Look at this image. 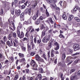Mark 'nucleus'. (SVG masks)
Returning <instances> with one entry per match:
<instances>
[{
	"instance_id": "obj_53",
	"label": "nucleus",
	"mask_w": 80,
	"mask_h": 80,
	"mask_svg": "<svg viewBox=\"0 0 80 80\" xmlns=\"http://www.w3.org/2000/svg\"><path fill=\"white\" fill-rule=\"evenodd\" d=\"M45 32L43 31L42 32V36H45Z\"/></svg>"
},
{
	"instance_id": "obj_56",
	"label": "nucleus",
	"mask_w": 80,
	"mask_h": 80,
	"mask_svg": "<svg viewBox=\"0 0 80 80\" xmlns=\"http://www.w3.org/2000/svg\"><path fill=\"white\" fill-rule=\"evenodd\" d=\"M1 42L2 43V44H3V45H5V42L1 40Z\"/></svg>"
},
{
	"instance_id": "obj_54",
	"label": "nucleus",
	"mask_w": 80,
	"mask_h": 80,
	"mask_svg": "<svg viewBox=\"0 0 80 80\" xmlns=\"http://www.w3.org/2000/svg\"><path fill=\"white\" fill-rule=\"evenodd\" d=\"M33 27H32V26H30L28 28V29H29V32H30V30H32V29L33 28Z\"/></svg>"
},
{
	"instance_id": "obj_4",
	"label": "nucleus",
	"mask_w": 80,
	"mask_h": 80,
	"mask_svg": "<svg viewBox=\"0 0 80 80\" xmlns=\"http://www.w3.org/2000/svg\"><path fill=\"white\" fill-rule=\"evenodd\" d=\"M38 13H39V11L38 10L32 18V19L33 20H37V18L38 17Z\"/></svg>"
},
{
	"instance_id": "obj_12",
	"label": "nucleus",
	"mask_w": 80,
	"mask_h": 80,
	"mask_svg": "<svg viewBox=\"0 0 80 80\" xmlns=\"http://www.w3.org/2000/svg\"><path fill=\"white\" fill-rule=\"evenodd\" d=\"M24 17L25 15H24V13L23 12L20 15V18L21 21H23V20H24L25 19L24 18Z\"/></svg>"
},
{
	"instance_id": "obj_13",
	"label": "nucleus",
	"mask_w": 80,
	"mask_h": 80,
	"mask_svg": "<svg viewBox=\"0 0 80 80\" xmlns=\"http://www.w3.org/2000/svg\"><path fill=\"white\" fill-rule=\"evenodd\" d=\"M25 13H28L29 15H31V10L28 9V8L26 9L25 11Z\"/></svg>"
},
{
	"instance_id": "obj_5",
	"label": "nucleus",
	"mask_w": 80,
	"mask_h": 80,
	"mask_svg": "<svg viewBox=\"0 0 80 80\" xmlns=\"http://www.w3.org/2000/svg\"><path fill=\"white\" fill-rule=\"evenodd\" d=\"M15 14L16 15L17 17H18L20 15V13H21V10L20 9H18L17 10V9H15Z\"/></svg>"
},
{
	"instance_id": "obj_64",
	"label": "nucleus",
	"mask_w": 80,
	"mask_h": 80,
	"mask_svg": "<svg viewBox=\"0 0 80 80\" xmlns=\"http://www.w3.org/2000/svg\"><path fill=\"white\" fill-rule=\"evenodd\" d=\"M40 73H42L43 72V69L41 68L40 69Z\"/></svg>"
},
{
	"instance_id": "obj_29",
	"label": "nucleus",
	"mask_w": 80,
	"mask_h": 80,
	"mask_svg": "<svg viewBox=\"0 0 80 80\" xmlns=\"http://www.w3.org/2000/svg\"><path fill=\"white\" fill-rule=\"evenodd\" d=\"M59 37L61 38H63V39H65V36L62 34H60L59 36Z\"/></svg>"
},
{
	"instance_id": "obj_44",
	"label": "nucleus",
	"mask_w": 80,
	"mask_h": 80,
	"mask_svg": "<svg viewBox=\"0 0 80 80\" xmlns=\"http://www.w3.org/2000/svg\"><path fill=\"white\" fill-rule=\"evenodd\" d=\"M28 80H33V77H28L27 78Z\"/></svg>"
},
{
	"instance_id": "obj_40",
	"label": "nucleus",
	"mask_w": 80,
	"mask_h": 80,
	"mask_svg": "<svg viewBox=\"0 0 80 80\" xmlns=\"http://www.w3.org/2000/svg\"><path fill=\"white\" fill-rule=\"evenodd\" d=\"M3 14V9H1V11H0V15H2Z\"/></svg>"
},
{
	"instance_id": "obj_11",
	"label": "nucleus",
	"mask_w": 80,
	"mask_h": 80,
	"mask_svg": "<svg viewBox=\"0 0 80 80\" xmlns=\"http://www.w3.org/2000/svg\"><path fill=\"white\" fill-rule=\"evenodd\" d=\"M32 69L34 70H37V67H38V65L37 63L34 64L32 65Z\"/></svg>"
},
{
	"instance_id": "obj_1",
	"label": "nucleus",
	"mask_w": 80,
	"mask_h": 80,
	"mask_svg": "<svg viewBox=\"0 0 80 80\" xmlns=\"http://www.w3.org/2000/svg\"><path fill=\"white\" fill-rule=\"evenodd\" d=\"M35 59L37 61L39 62L38 63L40 67H43V65L42 63H44L45 61L43 59L40 57L38 54H37L36 55Z\"/></svg>"
},
{
	"instance_id": "obj_47",
	"label": "nucleus",
	"mask_w": 80,
	"mask_h": 80,
	"mask_svg": "<svg viewBox=\"0 0 80 80\" xmlns=\"http://www.w3.org/2000/svg\"><path fill=\"white\" fill-rule=\"evenodd\" d=\"M12 35L14 38H16V37H17V34L15 32H13Z\"/></svg>"
},
{
	"instance_id": "obj_15",
	"label": "nucleus",
	"mask_w": 80,
	"mask_h": 80,
	"mask_svg": "<svg viewBox=\"0 0 80 80\" xmlns=\"http://www.w3.org/2000/svg\"><path fill=\"white\" fill-rule=\"evenodd\" d=\"M27 49L28 51H31L32 50V48L31 47V45H30V44L28 43L27 44Z\"/></svg>"
},
{
	"instance_id": "obj_21",
	"label": "nucleus",
	"mask_w": 80,
	"mask_h": 80,
	"mask_svg": "<svg viewBox=\"0 0 80 80\" xmlns=\"http://www.w3.org/2000/svg\"><path fill=\"white\" fill-rule=\"evenodd\" d=\"M30 45H32V49H34V48L35 47V44L34 43H33V42H31L30 43Z\"/></svg>"
},
{
	"instance_id": "obj_42",
	"label": "nucleus",
	"mask_w": 80,
	"mask_h": 80,
	"mask_svg": "<svg viewBox=\"0 0 80 80\" xmlns=\"http://www.w3.org/2000/svg\"><path fill=\"white\" fill-rule=\"evenodd\" d=\"M22 28L20 27V26H18L17 28V33H18V31H20V30Z\"/></svg>"
},
{
	"instance_id": "obj_49",
	"label": "nucleus",
	"mask_w": 80,
	"mask_h": 80,
	"mask_svg": "<svg viewBox=\"0 0 80 80\" xmlns=\"http://www.w3.org/2000/svg\"><path fill=\"white\" fill-rule=\"evenodd\" d=\"M43 57L44 58V59H45L46 60H47V58H46V55H45V54L44 53L43 54Z\"/></svg>"
},
{
	"instance_id": "obj_14",
	"label": "nucleus",
	"mask_w": 80,
	"mask_h": 80,
	"mask_svg": "<svg viewBox=\"0 0 80 80\" xmlns=\"http://www.w3.org/2000/svg\"><path fill=\"white\" fill-rule=\"evenodd\" d=\"M48 21H49V22H51V24H53L54 23V22H53L52 20V18H48V20L46 21V22H48Z\"/></svg>"
},
{
	"instance_id": "obj_3",
	"label": "nucleus",
	"mask_w": 80,
	"mask_h": 80,
	"mask_svg": "<svg viewBox=\"0 0 80 80\" xmlns=\"http://www.w3.org/2000/svg\"><path fill=\"white\" fill-rule=\"evenodd\" d=\"M17 34L18 35V37H19L20 38H22L24 37V33H23V32H21L20 34V32L18 31V33H17Z\"/></svg>"
},
{
	"instance_id": "obj_23",
	"label": "nucleus",
	"mask_w": 80,
	"mask_h": 80,
	"mask_svg": "<svg viewBox=\"0 0 80 80\" xmlns=\"http://www.w3.org/2000/svg\"><path fill=\"white\" fill-rule=\"evenodd\" d=\"M38 77L39 80H42V74H38Z\"/></svg>"
},
{
	"instance_id": "obj_41",
	"label": "nucleus",
	"mask_w": 80,
	"mask_h": 80,
	"mask_svg": "<svg viewBox=\"0 0 80 80\" xmlns=\"http://www.w3.org/2000/svg\"><path fill=\"white\" fill-rule=\"evenodd\" d=\"M4 80H10V77L9 76H7L5 79H4Z\"/></svg>"
},
{
	"instance_id": "obj_38",
	"label": "nucleus",
	"mask_w": 80,
	"mask_h": 80,
	"mask_svg": "<svg viewBox=\"0 0 80 80\" xmlns=\"http://www.w3.org/2000/svg\"><path fill=\"white\" fill-rule=\"evenodd\" d=\"M26 7L25 5H22V6H21L20 8L21 10H22V9H25V8Z\"/></svg>"
},
{
	"instance_id": "obj_58",
	"label": "nucleus",
	"mask_w": 80,
	"mask_h": 80,
	"mask_svg": "<svg viewBox=\"0 0 80 80\" xmlns=\"http://www.w3.org/2000/svg\"><path fill=\"white\" fill-rule=\"evenodd\" d=\"M25 71L26 72V73H29V72L30 71H29V69H26Z\"/></svg>"
},
{
	"instance_id": "obj_7",
	"label": "nucleus",
	"mask_w": 80,
	"mask_h": 80,
	"mask_svg": "<svg viewBox=\"0 0 80 80\" xmlns=\"http://www.w3.org/2000/svg\"><path fill=\"white\" fill-rule=\"evenodd\" d=\"M26 60H25V58H22L19 60L20 63H22V64L24 65L26 64Z\"/></svg>"
},
{
	"instance_id": "obj_33",
	"label": "nucleus",
	"mask_w": 80,
	"mask_h": 80,
	"mask_svg": "<svg viewBox=\"0 0 80 80\" xmlns=\"http://www.w3.org/2000/svg\"><path fill=\"white\" fill-rule=\"evenodd\" d=\"M75 19L76 21L77 22H80V19L78 17H76L75 18Z\"/></svg>"
},
{
	"instance_id": "obj_2",
	"label": "nucleus",
	"mask_w": 80,
	"mask_h": 80,
	"mask_svg": "<svg viewBox=\"0 0 80 80\" xmlns=\"http://www.w3.org/2000/svg\"><path fill=\"white\" fill-rule=\"evenodd\" d=\"M80 75V70L78 71L77 72V73L75 72L72 74V76L70 78V80H77L79 79V77L78 76Z\"/></svg>"
},
{
	"instance_id": "obj_39",
	"label": "nucleus",
	"mask_w": 80,
	"mask_h": 80,
	"mask_svg": "<svg viewBox=\"0 0 80 80\" xmlns=\"http://www.w3.org/2000/svg\"><path fill=\"white\" fill-rule=\"evenodd\" d=\"M61 80H64V79H65V78L63 77V74L62 73H61Z\"/></svg>"
},
{
	"instance_id": "obj_51",
	"label": "nucleus",
	"mask_w": 80,
	"mask_h": 80,
	"mask_svg": "<svg viewBox=\"0 0 80 80\" xmlns=\"http://www.w3.org/2000/svg\"><path fill=\"white\" fill-rule=\"evenodd\" d=\"M20 62V60H18V59H17L15 62L16 63V66H17L18 65V62Z\"/></svg>"
},
{
	"instance_id": "obj_46",
	"label": "nucleus",
	"mask_w": 80,
	"mask_h": 80,
	"mask_svg": "<svg viewBox=\"0 0 80 80\" xmlns=\"http://www.w3.org/2000/svg\"><path fill=\"white\" fill-rule=\"evenodd\" d=\"M25 41L28 42V38H24L23 39V41L24 42Z\"/></svg>"
},
{
	"instance_id": "obj_32",
	"label": "nucleus",
	"mask_w": 80,
	"mask_h": 80,
	"mask_svg": "<svg viewBox=\"0 0 80 80\" xmlns=\"http://www.w3.org/2000/svg\"><path fill=\"white\" fill-rule=\"evenodd\" d=\"M15 10L13 8H12L11 9V12L12 15H13L14 14V11Z\"/></svg>"
},
{
	"instance_id": "obj_17",
	"label": "nucleus",
	"mask_w": 80,
	"mask_h": 80,
	"mask_svg": "<svg viewBox=\"0 0 80 80\" xmlns=\"http://www.w3.org/2000/svg\"><path fill=\"white\" fill-rule=\"evenodd\" d=\"M73 18V15H70L69 16L68 18V21H69V22H71V21L72 20Z\"/></svg>"
},
{
	"instance_id": "obj_19",
	"label": "nucleus",
	"mask_w": 80,
	"mask_h": 80,
	"mask_svg": "<svg viewBox=\"0 0 80 80\" xmlns=\"http://www.w3.org/2000/svg\"><path fill=\"white\" fill-rule=\"evenodd\" d=\"M67 7V2H64L63 3L62 8H66Z\"/></svg>"
},
{
	"instance_id": "obj_30",
	"label": "nucleus",
	"mask_w": 80,
	"mask_h": 80,
	"mask_svg": "<svg viewBox=\"0 0 80 80\" xmlns=\"http://www.w3.org/2000/svg\"><path fill=\"white\" fill-rule=\"evenodd\" d=\"M25 2V0H22V1H20L19 2V3L18 4V5H20V4L23 3H24Z\"/></svg>"
},
{
	"instance_id": "obj_60",
	"label": "nucleus",
	"mask_w": 80,
	"mask_h": 80,
	"mask_svg": "<svg viewBox=\"0 0 80 80\" xmlns=\"http://www.w3.org/2000/svg\"><path fill=\"white\" fill-rule=\"evenodd\" d=\"M54 28H56L57 26V23H56V22H54Z\"/></svg>"
},
{
	"instance_id": "obj_63",
	"label": "nucleus",
	"mask_w": 80,
	"mask_h": 80,
	"mask_svg": "<svg viewBox=\"0 0 80 80\" xmlns=\"http://www.w3.org/2000/svg\"><path fill=\"white\" fill-rule=\"evenodd\" d=\"M14 3L16 5H17V3H18V0H15L14 1Z\"/></svg>"
},
{
	"instance_id": "obj_25",
	"label": "nucleus",
	"mask_w": 80,
	"mask_h": 80,
	"mask_svg": "<svg viewBox=\"0 0 80 80\" xmlns=\"http://www.w3.org/2000/svg\"><path fill=\"white\" fill-rule=\"evenodd\" d=\"M9 63L10 62H9V60L7 59H6L4 61V64H5V65H8Z\"/></svg>"
},
{
	"instance_id": "obj_61",
	"label": "nucleus",
	"mask_w": 80,
	"mask_h": 80,
	"mask_svg": "<svg viewBox=\"0 0 80 80\" xmlns=\"http://www.w3.org/2000/svg\"><path fill=\"white\" fill-rule=\"evenodd\" d=\"M59 46H57L54 49L55 50H58L59 49Z\"/></svg>"
},
{
	"instance_id": "obj_35",
	"label": "nucleus",
	"mask_w": 80,
	"mask_h": 80,
	"mask_svg": "<svg viewBox=\"0 0 80 80\" xmlns=\"http://www.w3.org/2000/svg\"><path fill=\"white\" fill-rule=\"evenodd\" d=\"M37 5V3L36 2L34 4V5L32 6V8H36Z\"/></svg>"
},
{
	"instance_id": "obj_31",
	"label": "nucleus",
	"mask_w": 80,
	"mask_h": 80,
	"mask_svg": "<svg viewBox=\"0 0 80 80\" xmlns=\"http://www.w3.org/2000/svg\"><path fill=\"white\" fill-rule=\"evenodd\" d=\"M78 9V6H76L73 9V11L74 12H76V11H77Z\"/></svg>"
},
{
	"instance_id": "obj_50",
	"label": "nucleus",
	"mask_w": 80,
	"mask_h": 80,
	"mask_svg": "<svg viewBox=\"0 0 80 80\" xmlns=\"http://www.w3.org/2000/svg\"><path fill=\"white\" fill-rule=\"evenodd\" d=\"M41 39H38V40H37V43L38 44H40V43H41Z\"/></svg>"
},
{
	"instance_id": "obj_9",
	"label": "nucleus",
	"mask_w": 80,
	"mask_h": 80,
	"mask_svg": "<svg viewBox=\"0 0 80 80\" xmlns=\"http://www.w3.org/2000/svg\"><path fill=\"white\" fill-rule=\"evenodd\" d=\"M7 44L9 47H12V46H13V42H12V40H11V42L9 41H8L7 42Z\"/></svg>"
},
{
	"instance_id": "obj_28",
	"label": "nucleus",
	"mask_w": 80,
	"mask_h": 80,
	"mask_svg": "<svg viewBox=\"0 0 80 80\" xmlns=\"http://www.w3.org/2000/svg\"><path fill=\"white\" fill-rule=\"evenodd\" d=\"M18 77H19V76L18 75V74L16 75L15 77L13 79V80H17L18 78Z\"/></svg>"
},
{
	"instance_id": "obj_43",
	"label": "nucleus",
	"mask_w": 80,
	"mask_h": 80,
	"mask_svg": "<svg viewBox=\"0 0 80 80\" xmlns=\"http://www.w3.org/2000/svg\"><path fill=\"white\" fill-rule=\"evenodd\" d=\"M31 63H32V65H33V64H35V63H37L36 62H35V61H34V60H32V59L31 61Z\"/></svg>"
},
{
	"instance_id": "obj_8",
	"label": "nucleus",
	"mask_w": 80,
	"mask_h": 80,
	"mask_svg": "<svg viewBox=\"0 0 80 80\" xmlns=\"http://www.w3.org/2000/svg\"><path fill=\"white\" fill-rule=\"evenodd\" d=\"M20 47L22 49V51L25 52H26V47H24V44H21Z\"/></svg>"
},
{
	"instance_id": "obj_27",
	"label": "nucleus",
	"mask_w": 80,
	"mask_h": 80,
	"mask_svg": "<svg viewBox=\"0 0 80 80\" xmlns=\"http://www.w3.org/2000/svg\"><path fill=\"white\" fill-rule=\"evenodd\" d=\"M47 2L49 3V4H52V3H53V1L52 0H46Z\"/></svg>"
},
{
	"instance_id": "obj_16",
	"label": "nucleus",
	"mask_w": 80,
	"mask_h": 80,
	"mask_svg": "<svg viewBox=\"0 0 80 80\" xmlns=\"http://www.w3.org/2000/svg\"><path fill=\"white\" fill-rule=\"evenodd\" d=\"M50 7L51 8H55L56 7H57V5L55 3H53L52 4H50Z\"/></svg>"
},
{
	"instance_id": "obj_55",
	"label": "nucleus",
	"mask_w": 80,
	"mask_h": 80,
	"mask_svg": "<svg viewBox=\"0 0 80 80\" xmlns=\"http://www.w3.org/2000/svg\"><path fill=\"white\" fill-rule=\"evenodd\" d=\"M24 24L26 25H28V24H29V22L28 21H25L24 22Z\"/></svg>"
},
{
	"instance_id": "obj_57",
	"label": "nucleus",
	"mask_w": 80,
	"mask_h": 80,
	"mask_svg": "<svg viewBox=\"0 0 80 80\" xmlns=\"http://www.w3.org/2000/svg\"><path fill=\"white\" fill-rule=\"evenodd\" d=\"M75 71V69H72L70 71V73H73V72H74Z\"/></svg>"
},
{
	"instance_id": "obj_6",
	"label": "nucleus",
	"mask_w": 80,
	"mask_h": 80,
	"mask_svg": "<svg viewBox=\"0 0 80 80\" xmlns=\"http://www.w3.org/2000/svg\"><path fill=\"white\" fill-rule=\"evenodd\" d=\"M73 48L74 49L75 51H77L80 49V48L79 47V45L78 44H75L73 47Z\"/></svg>"
},
{
	"instance_id": "obj_62",
	"label": "nucleus",
	"mask_w": 80,
	"mask_h": 80,
	"mask_svg": "<svg viewBox=\"0 0 80 80\" xmlns=\"http://www.w3.org/2000/svg\"><path fill=\"white\" fill-rule=\"evenodd\" d=\"M69 52L70 54H72L73 53V51L71 49L69 50Z\"/></svg>"
},
{
	"instance_id": "obj_45",
	"label": "nucleus",
	"mask_w": 80,
	"mask_h": 80,
	"mask_svg": "<svg viewBox=\"0 0 80 80\" xmlns=\"http://www.w3.org/2000/svg\"><path fill=\"white\" fill-rule=\"evenodd\" d=\"M79 54H80L79 52H77V53H75V54H72V56H75V55H79Z\"/></svg>"
},
{
	"instance_id": "obj_20",
	"label": "nucleus",
	"mask_w": 80,
	"mask_h": 80,
	"mask_svg": "<svg viewBox=\"0 0 80 80\" xmlns=\"http://www.w3.org/2000/svg\"><path fill=\"white\" fill-rule=\"evenodd\" d=\"M20 58H23L25 57V55L24 54L21 53H19L18 54Z\"/></svg>"
},
{
	"instance_id": "obj_59",
	"label": "nucleus",
	"mask_w": 80,
	"mask_h": 80,
	"mask_svg": "<svg viewBox=\"0 0 80 80\" xmlns=\"http://www.w3.org/2000/svg\"><path fill=\"white\" fill-rule=\"evenodd\" d=\"M47 30H48V28H46L44 29L43 31L46 33V32L47 31Z\"/></svg>"
},
{
	"instance_id": "obj_48",
	"label": "nucleus",
	"mask_w": 80,
	"mask_h": 80,
	"mask_svg": "<svg viewBox=\"0 0 80 80\" xmlns=\"http://www.w3.org/2000/svg\"><path fill=\"white\" fill-rule=\"evenodd\" d=\"M42 42L44 43H46V38L45 37H44L42 40Z\"/></svg>"
},
{
	"instance_id": "obj_34",
	"label": "nucleus",
	"mask_w": 80,
	"mask_h": 80,
	"mask_svg": "<svg viewBox=\"0 0 80 80\" xmlns=\"http://www.w3.org/2000/svg\"><path fill=\"white\" fill-rule=\"evenodd\" d=\"M62 18L64 20H66L67 19V16L65 14H63L62 16Z\"/></svg>"
},
{
	"instance_id": "obj_10",
	"label": "nucleus",
	"mask_w": 80,
	"mask_h": 80,
	"mask_svg": "<svg viewBox=\"0 0 80 80\" xmlns=\"http://www.w3.org/2000/svg\"><path fill=\"white\" fill-rule=\"evenodd\" d=\"M13 46L16 47H17V46H18V40L16 39H15L14 41H13Z\"/></svg>"
},
{
	"instance_id": "obj_37",
	"label": "nucleus",
	"mask_w": 80,
	"mask_h": 80,
	"mask_svg": "<svg viewBox=\"0 0 80 80\" xmlns=\"http://www.w3.org/2000/svg\"><path fill=\"white\" fill-rule=\"evenodd\" d=\"M3 40L4 42H6V41L7 40V37L5 36H4L3 38Z\"/></svg>"
},
{
	"instance_id": "obj_18",
	"label": "nucleus",
	"mask_w": 80,
	"mask_h": 80,
	"mask_svg": "<svg viewBox=\"0 0 80 80\" xmlns=\"http://www.w3.org/2000/svg\"><path fill=\"white\" fill-rule=\"evenodd\" d=\"M40 22V19H38L36 21H35V23L36 25H39Z\"/></svg>"
},
{
	"instance_id": "obj_52",
	"label": "nucleus",
	"mask_w": 80,
	"mask_h": 80,
	"mask_svg": "<svg viewBox=\"0 0 80 80\" xmlns=\"http://www.w3.org/2000/svg\"><path fill=\"white\" fill-rule=\"evenodd\" d=\"M45 26H44V25H41V30H42L43 29V28L45 29Z\"/></svg>"
},
{
	"instance_id": "obj_24",
	"label": "nucleus",
	"mask_w": 80,
	"mask_h": 80,
	"mask_svg": "<svg viewBox=\"0 0 80 80\" xmlns=\"http://www.w3.org/2000/svg\"><path fill=\"white\" fill-rule=\"evenodd\" d=\"M54 52V51L53 49H52L51 50V57H53L54 56H55V55H54V53H53V52Z\"/></svg>"
},
{
	"instance_id": "obj_36",
	"label": "nucleus",
	"mask_w": 80,
	"mask_h": 80,
	"mask_svg": "<svg viewBox=\"0 0 80 80\" xmlns=\"http://www.w3.org/2000/svg\"><path fill=\"white\" fill-rule=\"evenodd\" d=\"M35 54V52H32L30 53V55L31 56H34Z\"/></svg>"
},
{
	"instance_id": "obj_26",
	"label": "nucleus",
	"mask_w": 80,
	"mask_h": 80,
	"mask_svg": "<svg viewBox=\"0 0 80 80\" xmlns=\"http://www.w3.org/2000/svg\"><path fill=\"white\" fill-rule=\"evenodd\" d=\"M65 57H66V55L65 53H63L62 54V60H65Z\"/></svg>"
},
{
	"instance_id": "obj_22",
	"label": "nucleus",
	"mask_w": 80,
	"mask_h": 80,
	"mask_svg": "<svg viewBox=\"0 0 80 80\" xmlns=\"http://www.w3.org/2000/svg\"><path fill=\"white\" fill-rule=\"evenodd\" d=\"M71 59H72V58L70 56H68L67 57L66 59V62H69L70 61Z\"/></svg>"
}]
</instances>
